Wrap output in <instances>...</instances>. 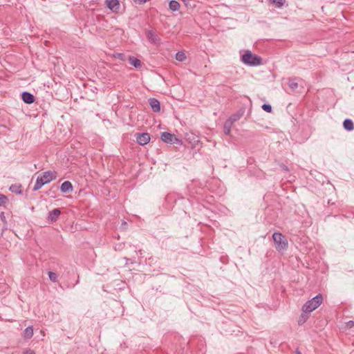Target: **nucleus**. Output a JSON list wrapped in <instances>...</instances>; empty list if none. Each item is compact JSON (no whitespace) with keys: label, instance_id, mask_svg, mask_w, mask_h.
<instances>
[{"label":"nucleus","instance_id":"nucleus-15","mask_svg":"<svg viewBox=\"0 0 354 354\" xmlns=\"http://www.w3.org/2000/svg\"><path fill=\"white\" fill-rule=\"evenodd\" d=\"M232 125H233V124H232V122L230 120H227L225 122L224 125H223V130H224V133L226 135H229L230 133Z\"/></svg>","mask_w":354,"mask_h":354},{"label":"nucleus","instance_id":"nucleus-3","mask_svg":"<svg viewBox=\"0 0 354 354\" xmlns=\"http://www.w3.org/2000/svg\"><path fill=\"white\" fill-rule=\"evenodd\" d=\"M322 301L323 297L322 295L319 294L312 299L306 302L302 306V310L304 313H311L317 308L322 304Z\"/></svg>","mask_w":354,"mask_h":354},{"label":"nucleus","instance_id":"nucleus-10","mask_svg":"<svg viewBox=\"0 0 354 354\" xmlns=\"http://www.w3.org/2000/svg\"><path fill=\"white\" fill-rule=\"evenodd\" d=\"M147 37L149 41L153 44H159L160 43V39L152 30L147 32Z\"/></svg>","mask_w":354,"mask_h":354},{"label":"nucleus","instance_id":"nucleus-6","mask_svg":"<svg viewBox=\"0 0 354 354\" xmlns=\"http://www.w3.org/2000/svg\"><path fill=\"white\" fill-rule=\"evenodd\" d=\"M136 141L140 145H145L150 141V136L147 133H138L136 136Z\"/></svg>","mask_w":354,"mask_h":354},{"label":"nucleus","instance_id":"nucleus-4","mask_svg":"<svg viewBox=\"0 0 354 354\" xmlns=\"http://www.w3.org/2000/svg\"><path fill=\"white\" fill-rule=\"evenodd\" d=\"M272 239L278 251L284 250L288 248V241L281 233L274 232Z\"/></svg>","mask_w":354,"mask_h":354},{"label":"nucleus","instance_id":"nucleus-2","mask_svg":"<svg viewBox=\"0 0 354 354\" xmlns=\"http://www.w3.org/2000/svg\"><path fill=\"white\" fill-rule=\"evenodd\" d=\"M241 61L245 64L251 66H259L262 64L261 57L252 53L250 50H246L245 52L241 56Z\"/></svg>","mask_w":354,"mask_h":354},{"label":"nucleus","instance_id":"nucleus-7","mask_svg":"<svg viewBox=\"0 0 354 354\" xmlns=\"http://www.w3.org/2000/svg\"><path fill=\"white\" fill-rule=\"evenodd\" d=\"M105 4L109 9L114 12H117L120 9L118 0H105Z\"/></svg>","mask_w":354,"mask_h":354},{"label":"nucleus","instance_id":"nucleus-16","mask_svg":"<svg viewBox=\"0 0 354 354\" xmlns=\"http://www.w3.org/2000/svg\"><path fill=\"white\" fill-rule=\"evenodd\" d=\"M169 8L172 11H177L180 9V3L174 0L170 1Z\"/></svg>","mask_w":354,"mask_h":354},{"label":"nucleus","instance_id":"nucleus-23","mask_svg":"<svg viewBox=\"0 0 354 354\" xmlns=\"http://www.w3.org/2000/svg\"><path fill=\"white\" fill-rule=\"evenodd\" d=\"M7 202V198L3 194H0V206L4 205Z\"/></svg>","mask_w":354,"mask_h":354},{"label":"nucleus","instance_id":"nucleus-30","mask_svg":"<svg viewBox=\"0 0 354 354\" xmlns=\"http://www.w3.org/2000/svg\"><path fill=\"white\" fill-rule=\"evenodd\" d=\"M126 261H130V259H129L126 258Z\"/></svg>","mask_w":354,"mask_h":354},{"label":"nucleus","instance_id":"nucleus-25","mask_svg":"<svg viewBox=\"0 0 354 354\" xmlns=\"http://www.w3.org/2000/svg\"><path fill=\"white\" fill-rule=\"evenodd\" d=\"M354 326V322L353 321H348L346 323V327L347 328H351Z\"/></svg>","mask_w":354,"mask_h":354},{"label":"nucleus","instance_id":"nucleus-20","mask_svg":"<svg viewBox=\"0 0 354 354\" xmlns=\"http://www.w3.org/2000/svg\"><path fill=\"white\" fill-rule=\"evenodd\" d=\"M241 117V115L239 114H234L230 117V118L227 119V120H230L232 122V124H234V122L238 120Z\"/></svg>","mask_w":354,"mask_h":354},{"label":"nucleus","instance_id":"nucleus-27","mask_svg":"<svg viewBox=\"0 0 354 354\" xmlns=\"http://www.w3.org/2000/svg\"><path fill=\"white\" fill-rule=\"evenodd\" d=\"M24 354H35V353L30 350L26 351Z\"/></svg>","mask_w":354,"mask_h":354},{"label":"nucleus","instance_id":"nucleus-29","mask_svg":"<svg viewBox=\"0 0 354 354\" xmlns=\"http://www.w3.org/2000/svg\"><path fill=\"white\" fill-rule=\"evenodd\" d=\"M283 169L287 170V169H287V167L284 166V167H283Z\"/></svg>","mask_w":354,"mask_h":354},{"label":"nucleus","instance_id":"nucleus-28","mask_svg":"<svg viewBox=\"0 0 354 354\" xmlns=\"http://www.w3.org/2000/svg\"><path fill=\"white\" fill-rule=\"evenodd\" d=\"M296 354H301V353L299 351L297 350L296 351Z\"/></svg>","mask_w":354,"mask_h":354},{"label":"nucleus","instance_id":"nucleus-8","mask_svg":"<svg viewBox=\"0 0 354 354\" xmlns=\"http://www.w3.org/2000/svg\"><path fill=\"white\" fill-rule=\"evenodd\" d=\"M60 214L61 211L59 210V209H54L53 210L49 212L47 219L49 222L53 223L57 220Z\"/></svg>","mask_w":354,"mask_h":354},{"label":"nucleus","instance_id":"nucleus-11","mask_svg":"<svg viewBox=\"0 0 354 354\" xmlns=\"http://www.w3.org/2000/svg\"><path fill=\"white\" fill-rule=\"evenodd\" d=\"M23 101L26 104H32L35 101V97L29 92L24 91L21 94Z\"/></svg>","mask_w":354,"mask_h":354},{"label":"nucleus","instance_id":"nucleus-9","mask_svg":"<svg viewBox=\"0 0 354 354\" xmlns=\"http://www.w3.org/2000/svg\"><path fill=\"white\" fill-rule=\"evenodd\" d=\"M149 104L153 112L159 113L160 111V102L157 99L150 98L149 100Z\"/></svg>","mask_w":354,"mask_h":354},{"label":"nucleus","instance_id":"nucleus-1","mask_svg":"<svg viewBox=\"0 0 354 354\" xmlns=\"http://www.w3.org/2000/svg\"><path fill=\"white\" fill-rule=\"evenodd\" d=\"M57 173L55 171H47L43 172L40 176L37 178L35 184L33 187V190L37 191L41 188V187L52 180L56 179Z\"/></svg>","mask_w":354,"mask_h":354},{"label":"nucleus","instance_id":"nucleus-24","mask_svg":"<svg viewBox=\"0 0 354 354\" xmlns=\"http://www.w3.org/2000/svg\"><path fill=\"white\" fill-rule=\"evenodd\" d=\"M285 0H273V3L277 4V7L280 8L283 6Z\"/></svg>","mask_w":354,"mask_h":354},{"label":"nucleus","instance_id":"nucleus-22","mask_svg":"<svg viewBox=\"0 0 354 354\" xmlns=\"http://www.w3.org/2000/svg\"><path fill=\"white\" fill-rule=\"evenodd\" d=\"M288 85L292 90L296 89L298 87V84L296 82L292 80L289 82Z\"/></svg>","mask_w":354,"mask_h":354},{"label":"nucleus","instance_id":"nucleus-19","mask_svg":"<svg viewBox=\"0 0 354 354\" xmlns=\"http://www.w3.org/2000/svg\"><path fill=\"white\" fill-rule=\"evenodd\" d=\"M48 277L50 281L53 282H56L57 280V275L55 272H48Z\"/></svg>","mask_w":354,"mask_h":354},{"label":"nucleus","instance_id":"nucleus-12","mask_svg":"<svg viewBox=\"0 0 354 354\" xmlns=\"http://www.w3.org/2000/svg\"><path fill=\"white\" fill-rule=\"evenodd\" d=\"M60 189L63 193H68L73 191V185L70 181H65L62 184Z\"/></svg>","mask_w":354,"mask_h":354},{"label":"nucleus","instance_id":"nucleus-13","mask_svg":"<svg viewBox=\"0 0 354 354\" xmlns=\"http://www.w3.org/2000/svg\"><path fill=\"white\" fill-rule=\"evenodd\" d=\"M129 62L131 65L133 66L136 68H140L142 66L140 60L135 57L130 56L129 58Z\"/></svg>","mask_w":354,"mask_h":354},{"label":"nucleus","instance_id":"nucleus-26","mask_svg":"<svg viewBox=\"0 0 354 354\" xmlns=\"http://www.w3.org/2000/svg\"><path fill=\"white\" fill-rule=\"evenodd\" d=\"M17 187L16 186H14V185H12L10 188V189L12 191V192H15L17 193H19L20 194L21 193V190L19 191H17V190H15V188Z\"/></svg>","mask_w":354,"mask_h":354},{"label":"nucleus","instance_id":"nucleus-5","mask_svg":"<svg viewBox=\"0 0 354 354\" xmlns=\"http://www.w3.org/2000/svg\"><path fill=\"white\" fill-rule=\"evenodd\" d=\"M161 140L165 143L182 145V140L169 132L161 133Z\"/></svg>","mask_w":354,"mask_h":354},{"label":"nucleus","instance_id":"nucleus-21","mask_svg":"<svg viewBox=\"0 0 354 354\" xmlns=\"http://www.w3.org/2000/svg\"><path fill=\"white\" fill-rule=\"evenodd\" d=\"M262 109H263L265 111L268 112V113L271 112V111H272V106H271V105H270V104H263L262 105Z\"/></svg>","mask_w":354,"mask_h":354},{"label":"nucleus","instance_id":"nucleus-17","mask_svg":"<svg viewBox=\"0 0 354 354\" xmlns=\"http://www.w3.org/2000/svg\"><path fill=\"white\" fill-rule=\"evenodd\" d=\"M33 335V328L32 326L27 327L24 331V337L26 339H30Z\"/></svg>","mask_w":354,"mask_h":354},{"label":"nucleus","instance_id":"nucleus-14","mask_svg":"<svg viewBox=\"0 0 354 354\" xmlns=\"http://www.w3.org/2000/svg\"><path fill=\"white\" fill-rule=\"evenodd\" d=\"M343 126L347 131H352L354 129V124L350 119H346L344 121Z\"/></svg>","mask_w":354,"mask_h":354},{"label":"nucleus","instance_id":"nucleus-18","mask_svg":"<svg viewBox=\"0 0 354 354\" xmlns=\"http://www.w3.org/2000/svg\"><path fill=\"white\" fill-rule=\"evenodd\" d=\"M186 58H187L186 55H185V52H183V51H178L176 54V59L179 62H184L186 59Z\"/></svg>","mask_w":354,"mask_h":354}]
</instances>
